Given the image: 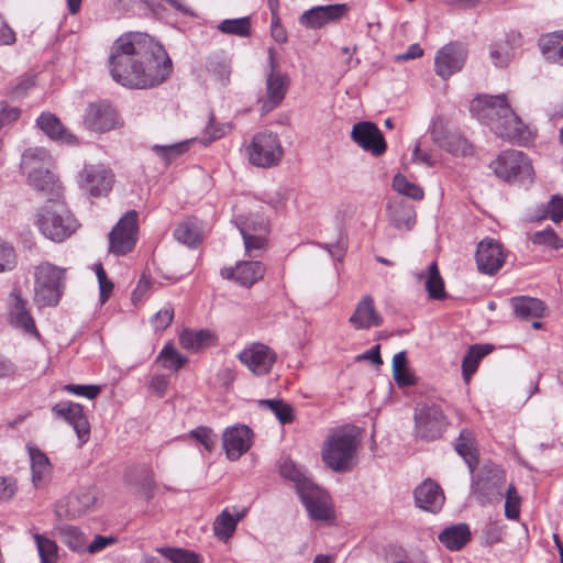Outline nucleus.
<instances>
[{
    "label": "nucleus",
    "instance_id": "nucleus-30",
    "mask_svg": "<svg viewBox=\"0 0 563 563\" xmlns=\"http://www.w3.org/2000/svg\"><path fill=\"white\" fill-rule=\"evenodd\" d=\"M32 482L36 488L47 484L51 478L52 465L48 457L37 448L29 446Z\"/></svg>",
    "mask_w": 563,
    "mask_h": 563
},
{
    "label": "nucleus",
    "instance_id": "nucleus-54",
    "mask_svg": "<svg viewBox=\"0 0 563 563\" xmlns=\"http://www.w3.org/2000/svg\"><path fill=\"white\" fill-rule=\"evenodd\" d=\"M245 255L249 257H261L267 250L268 235H253L251 239L243 238Z\"/></svg>",
    "mask_w": 563,
    "mask_h": 563
},
{
    "label": "nucleus",
    "instance_id": "nucleus-38",
    "mask_svg": "<svg viewBox=\"0 0 563 563\" xmlns=\"http://www.w3.org/2000/svg\"><path fill=\"white\" fill-rule=\"evenodd\" d=\"M53 159L47 150L43 147L27 148L23 152L21 167L29 174L45 167L51 168Z\"/></svg>",
    "mask_w": 563,
    "mask_h": 563
},
{
    "label": "nucleus",
    "instance_id": "nucleus-24",
    "mask_svg": "<svg viewBox=\"0 0 563 563\" xmlns=\"http://www.w3.org/2000/svg\"><path fill=\"white\" fill-rule=\"evenodd\" d=\"M349 322L355 330H368L373 327H380L384 318L377 311L374 298L371 295H365L357 302Z\"/></svg>",
    "mask_w": 563,
    "mask_h": 563
},
{
    "label": "nucleus",
    "instance_id": "nucleus-55",
    "mask_svg": "<svg viewBox=\"0 0 563 563\" xmlns=\"http://www.w3.org/2000/svg\"><path fill=\"white\" fill-rule=\"evenodd\" d=\"M504 496L506 497L505 516L508 519H517L520 512V497L517 495L515 486L509 485V487L504 492Z\"/></svg>",
    "mask_w": 563,
    "mask_h": 563
},
{
    "label": "nucleus",
    "instance_id": "nucleus-50",
    "mask_svg": "<svg viewBox=\"0 0 563 563\" xmlns=\"http://www.w3.org/2000/svg\"><path fill=\"white\" fill-rule=\"evenodd\" d=\"M190 141H183L168 145H154L153 151L156 152L167 164L186 153L189 148Z\"/></svg>",
    "mask_w": 563,
    "mask_h": 563
},
{
    "label": "nucleus",
    "instance_id": "nucleus-58",
    "mask_svg": "<svg viewBox=\"0 0 563 563\" xmlns=\"http://www.w3.org/2000/svg\"><path fill=\"white\" fill-rule=\"evenodd\" d=\"M14 249L8 243L0 241V273L11 271L16 263Z\"/></svg>",
    "mask_w": 563,
    "mask_h": 563
},
{
    "label": "nucleus",
    "instance_id": "nucleus-46",
    "mask_svg": "<svg viewBox=\"0 0 563 563\" xmlns=\"http://www.w3.org/2000/svg\"><path fill=\"white\" fill-rule=\"evenodd\" d=\"M157 361L166 369L178 371L184 364L187 363V357L181 355L173 344H166L159 352Z\"/></svg>",
    "mask_w": 563,
    "mask_h": 563
},
{
    "label": "nucleus",
    "instance_id": "nucleus-32",
    "mask_svg": "<svg viewBox=\"0 0 563 563\" xmlns=\"http://www.w3.org/2000/svg\"><path fill=\"white\" fill-rule=\"evenodd\" d=\"M455 451L463 457L470 472L473 473L478 464V451L472 430L463 429L456 440Z\"/></svg>",
    "mask_w": 563,
    "mask_h": 563
},
{
    "label": "nucleus",
    "instance_id": "nucleus-17",
    "mask_svg": "<svg viewBox=\"0 0 563 563\" xmlns=\"http://www.w3.org/2000/svg\"><path fill=\"white\" fill-rule=\"evenodd\" d=\"M351 139L365 152L380 156L386 152L387 145L383 133L377 125L369 121H361L353 125Z\"/></svg>",
    "mask_w": 563,
    "mask_h": 563
},
{
    "label": "nucleus",
    "instance_id": "nucleus-1",
    "mask_svg": "<svg viewBox=\"0 0 563 563\" xmlns=\"http://www.w3.org/2000/svg\"><path fill=\"white\" fill-rule=\"evenodd\" d=\"M110 74L131 89H148L164 82L172 73V59L164 46L142 32L122 34L111 46Z\"/></svg>",
    "mask_w": 563,
    "mask_h": 563
},
{
    "label": "nucleus",
    "instance_id": "nucleus-41",
    "mask_svg": "<svg viewBox=\"0 0 563 563\" xmlns=\"http://www.w3.org/2000/svg\"><path fill=\"white\" fill-rule=\"evenodd\" d=\"M242 238H249L253 235H269L268 221L258 214H250L249 217L241 220L238 224Z\"/></svg>",
    "mask_w": 563,
    "mask_h": 563
},
{
    "label": "nucleus",
    "instance_id": "nucleus-31",
    "mask_svg": "<svg viewBox=\"0 0 563 563\" xmlns=\"http://www.w3.org/2000/svg\"><path fill=\"white\" fill-rule=\"evenodd\" d=\"M36 125L52 140L63 143H74L76 140L59 119L52 113H42L36 120Z\"/></svg>",
    "mask_w": 563,
    "mask_h": 563
},
{
    "label": "nucleus",
    "instance_id": "nucleus-39",
    "mask_svg": "<svg viewBox=\"0 0 563 563\" xmlns=\"http://www.w3.org/2000/svg\"><path fill=\"white\" fill-rule=\"evenodd\" d=\"M493 351L490 344L472 345L462 361V375L465 383L471 380L472 375L477 371L479 361Z\"/></svg>",
    "mask_w": 563,
    "mask_h": 563
},
{
    "label": "nucleus",
    "instance_id": "nucleus-48",
    "mask_svg": "<svg viewBox=\"0 0 563 563\" xmlns=\"http://www.w3.org/2000/svg\"><path fill=\"white\" fill-rule=\"evenodd\" d=\"M157 552L168 559L172 563H201L200 556L189 550L180 548H158Z\"/></svg>",
    "mask_w": 563,
    "mask_h": 563
},
{
    "label": "nucleus",
    "instance_id": "nucleus-42",
    "mask_svg": "<svg viewBox=\"0 0 563 563\" xmlns=\"http://www.w3.org/2000/svg\"><path fill=\"white\" fill-rule=\"evenodd\" d=\"M424 286L431 299L442 300L446 298L448 295L444 288V280L440 275L437 262H432L429 265Z\"/></svg>",
    "mask_w": 563,
    "mask_h": 563
},
{
    "label": "nucleus",
    "instance_id": "nucleus-13",
    "mask_svg": "<svg viewBox=\"0 0 563 563\" xmlns=\"http://www.w3.org/2000/svg\"><path fill=\"white\" fill-rule=\"evenodd\" d=\"M268 60L271 70L266 78V100L262 104L263 113L269 112L280 104L289 87V77L277 68L273 48L268 52Z\"/></svg>",
    "mask_w": 563,
    "mask_h": 563
},
{
    "label": "nucleus",
    "instance_id": "nucleus-4",
    "mask_svg": "<svg viewBox=\"0 0 563 563\" xmlns=\"http://www.w3.org/2000/svg\"><path fill=\"white\" fill-rule=\"evenodd\" d=\"M67 269L43 261L34 267V297L38 307L57 306L66 288Z\"/></svg>",
    "mask_w": 563,
    "mask_h": 563
},
{
    "label": "nucleus",
    "instance_id": "nucleus-18",
    "mask_svg": "<svg viewBox=\"0 0 563 563\" xmlns=\"http://www.w3.org/2000/svg\"><path fill=\"white\" fill-rule=\"evenodd\" d=\"M27 178L33 189L45 198V203L65 199L64 186L51 168L45 167L44 169L30 172Z\"/></svg>",
    "mask_w": 563,
    "mask_h": 563
},
{
    "label": "nucleus",
    "instance_id": "nucleus-34",
    "mask_svg": "<svg viewBox=\"0 0 563 563\" xmlns=\"http://www.w3.org/2000/svg\"><path fill=\"white\" fill-rule=\"evenodd\" d=\"M390 223L398 230L409 231L416 223L413 206L404 201L388 206Z\"/></svg>",
    "mask_w": 563,
    "mask_h": 563
},
{
    "label": "nucleus",
    "instance_id": "nucleus-36",
    "mask_svg": "<svg viewBox=\"0 0 563 563\" xmlns=\"http://www.w3.org/2000/svg\"><path fill=\"white\" fill-rule=\"evenodd\" d=\"M543 57L553 64L563 66V32L547 34L540 40Z\"/></svg>",
    "mask_w": 563,
    "mask_h": 563
},
{
    "label": "nucleus",
    "instance_id": "nucleus-40",
    "mask_svg": "<svg viewBox=\"0 0 563 563\" xmlns=\"http://www.w3.org/2000/svg\"><path fill=\"white\" fill-rule=\"evenodd\" d=\"M179 341L184 349L199 351L212 343L213 335L208 330H185L180 334Z\"/></svg>",
    "mask_w": 563,
    "mask_h": 563
},
{
    "label": "nucleus",
    "instance_id": "nucleus-64",
    "mask_svg": "<svg viewBox=\"0 0 563 563\" xmlns=\"http://www.w3.org/2000/svg\"><path fill=\"white\" fill-rule=\"evenodd\" d=\"M273 413L282 424L290 423L294 421L292 407L284 400L280 402V406H276L273 409Z\"/></svg>",
    "mask_w": 563,
    "mask_h": 563
},
{
    "label": "nucleus",
    "instance_id": "nucleus-11",
    "mask_svg": "<svg viewBox=\"0 0 563 563\" xmlns=\"http://www.w3.org/2000/svg\"><path fill=\"white\" fill-rule=\"evenodd\" d=\"M431 139L439 147L455 156L466 157L474 153L473 145L457 131L449 130L443 119L433 122Z\"/></svg>",
    "mask_w": 563,
    "mask_h": 563
},
{
    "label": "nucleus",
    "instance_id": "nucleus-57",
    "mask_svg": "<svg viewBox=\"0 0 563 563\" xmlns=\"http://www.w3.org/2000/svg\"><path fill=\"white\" fill-rule=\"evenodd\" d=\"M542 217L550 218L555 223L561 222L563 219V198L553 196L547 203Z\"/></svg>",
    "mask_w": 563,
    "mask_h": 563
},
{
    "label": "nucleus",
    "instance_id": "nucleus-61",
    "mask_svg": "<svg viewBox=\"0 0 563 563\" xmlns=\"http://www.w3.org/2000/svg\"><path fill=\"white\" fill-rule=\"evenodd\" d=\"M16 492V482L10 476H0V501L10 500Z\"/></svg>",
    "mask_w": 563,
    "mask_h": 563
},
{
    "label": "nucleus",
    "instance_id": "nucleus-25",
    "mask_svg": "<svg viewBox=\"0 0 563 563\" xmlns=\"http://www.w3.org/2000/svg\"><path fill=\"white\" fill-rule=\"evenodd\" d=\"M265 266L260 261H243L234 268L221 269V276L227 279H234L241 286L251 287L264 277Z\"/></svg>",
    "mask_w": 563,
    "mask_h": 563
},
{
    "label": "nucleus",
    "instance_id": "nucleus-8",
    "mask_svg": "<svg viewBox=\"0 0 563 563\" xmlns=\"http://www.w3.org/2000/svg\"><path fill=\"white\" fill-rule=\"evenodd\" d=\"M246 153L252 165L271 168L282 161L284 148L277 134L265 131L253 136Z\"/></svg>",
    "mask_w": 563,
    "mask_h": 563
},
{
    "label": "nucleus",
    "instance_id": "nucleus-63",
    "mask_svg": "<svg viewBox=\"0 0 563 563\" xmlns=\"http://www.w3.org/2000/svg\"><path fill=\"white\" fill-rule=\"evenodd\" d=\"M174 318V311L170 308L159 310L153 318V325L156 330H165Z\"/></svg>",
    "mask_w": 563,
    "mask_h": 563
},
{
    "label": "nucleus",
    "instance_id": "nucleus-52",
    "mask_svg": "<svg viewBox=\"0 0 563 563\" xmlns=\"http://www.w3.org/2000/svg\"><path fill=\"white\" fill-rule=\"evenodd\" d=\"M489 55L495 66L505 67L512 58V49L507 41L498 42L490 45Z\"/></svg>",
    "mask_w": 563,
    "mask_h": 563
},
{
    "label": "nucleus",
    "instance_id": "nucleus-43",
    "mask_svg": "<svg viewBox=\"0 0 563 563\" xmlns=\"http://www.w3.org/2000/svg\"><path fill=\"white\" fill-rule=\"evenodd\" d=\"M223 34L247 37L251 35V18L225 19L217 25Z\"/></svg>",
    "mask_w": 563,
    "mask_h": 563
},
{
    "label": "nucleus",
    "instance_id": "nucleus-27",
    "mask_svg": "<svg viewBox=\"0 0 563 563\" xmlns=\"http://www.w3.org/2000/svg\"><path fill=\"white\" fill-rule=\"evenodd\" d=\"M413 497L417 507L432 514L440 511L444 504V495L441 487L430 478L416 487Z\"/></svg>",
    "mask_w": 563,
    "mask_h": 563
},
{
    "label": "nucleus",
    "instance_id": "nucleus-21",
    "mask_svg": "<svg viewBox=\"0 0 563 563\" xmlns=\"http://www.w3.org/2000/svg\"><path fill=\"white\" fill-rule=\"evenodd\" d=\"M53 412L56 417L63 418L77 433L80 445L86 443L90 434V424L87 417L82 412V407L79 404L71 401H64L56 404L53 407Z\"/></svg>",
    "mask_w": 563,
    "mask_h": 563
},
{
    "label": "nucleus",
    "instance_id": "nucleus-5",
    "mask_svg": "<svg viewBox=\"0 0 563 563\" xmlns=\"http://www.w3.org/2000/svg\"><path fill=\"white\" fill-rule=\"evenodd\" d=\"M36 224L42 234L54 242L65 241L78 228V222L68 209L65 199L44 203L37 213Z\"/></svg>",
    "mask_w": 563,
    "mask_h": 563
},
{
    "label": "nucleus",
    "instance_id": "nucleus-47",
    "mask_svg": "<svg viewBox=\"0 0 563 563\" xmlns=\"http://www.w3.org/2000/svg\"><path fill=\"white\" fill-rule=\"evenodd\" d=\"M62 542L73 551H82L86 547V539L81 531L74 526H63L59 528Z\"/></svg>",
    "mask_w": 563,
    "mask_h": 563
},
{
    "label": "nucleus",
    "instance_id": "nucleus-23",
    "mask_svg": "<svg viewBox=\"0 0 563 563\" xmlns=\"http://www.w3.org/2000/svg\"><path fill=\"white\" fill-rule=\"evenodd\" d=\"M298 496L311 519L327 521L333 518V510L329 505L328 495L316 484L309 486L308 489Z\"/></svg>",
    "mask_w": 563,
    "mask_h": 563
},
{
    "label": "nucleus",
    "instance_id": "nucleus-14",
    "mask_svg": "<svg viewBox=\"0 0 563 563\" xmlns=\"http://www.w3.org/2000/svg\"><path fill=\"white\" fill-rule=\"evenodd\" d=\"M78 178L81 189L93 197H101L111 190L114 175L103 165H86Z\"/></svg>",
    "mask_w": 563,
    "mask_h": 563
},
{
    "label": "nucleus",
    "instance_id": "nucleus-51",
    "mask_svg": "<svg viewBox=\"0 0 563 563\" xmlns=\"http://www.w3.org/2000/svg\"><path fill=\"white\" fill-rule=\"evenodd\" d=\"M231 130V124L222 123L217 124L213 112H210L209 122L203 131V135L201 137V143L208 145L214 142L218 139L224 136Z\"/></svg>",
    "mask_w": 563,
    "mask_h": 563
},
{
    "label": "nucleus",
    "instance_id": "nucleus-29",
    "mask_svg": "<svg viewBox=\"0 0 563 563\" xmlns=\"http://www.w3.org/2000/svg\"><path fill=\"white\" fill-rule=\"evenodd\" d=\"M96 500V495L91 488H79L70 494L66 500L67 517L74 519L87 514L91 510Z\"/></svg>",
    "mask_w": 563,
    "mask_h": 563
},
{
    "label": "nucleus",
    "instance_id": "nucleus-12",
    "mask_svg": "<svg viewBox=\"0 0 563 563\" xmlns=\"http://www.w3.org/2000/svg\"><path fill=\"white\" fill-rule=\"evenodd\" d=\"M467 58V48L459 42H452L441 47L434 58L435 74L448 79L460 71Z\"/></svg>",
    "mask_w": 563,
    "mask_h": 563
},
{
    "label": "nucleus",
    "instance_id": "nucleus-10",
    "mask_svg": "<svg viewBox=\"0 0 563 563\" xmlns=\"http://www.w3.org/2000/svg\"><path fill=\"white\" fill-rule=\"evenodd\" d=\"M137 212L129 210L109 234V251L115 255L130 253L136 243Z\"/></svg>",
    "mask_w": 563,
    "mask_h": 563
},
{
    "label": "nucleus",
    "instance_id": "nucleus-33",
    "mask_svg": "<svg viewBox=\"0 0 563 563\" xmlns=\"http://www.w3.org/2000/svg\"><path fill=\"white\" fill-rule=\"evenodd\" d=\"M278 470L282 477L294 483L298 495L302 494L309 486L314 484L306 475V472L288 457L279 462Z\"/></svg>",
    "mask_w": 563,
    "mask_h": 563
},
{
    "label": "nucleus",
    "instance_id": "nucleus-35",
    "mask_svg": "<svg viewBox=\"0 0 563 563\" xmlns=\"http://www.w3.org/2000/svg\"><path fill=\"white\" fill-rule=\"evenodd\" d=\"M175 239L188 247H196L202 241L200 222L196 218L184 220L174 231Z\"/></svg>",
    "mask_w": 563,
    "mask_h": 563
},
{
    "label": "nucleus",
    "instance_id": "nucleus-26",
    "mask_svg": "<svg viewBox=\"0 0 563 563\" xmlns=\"http://www.w3.org/2000/svg\"><path fill=\"white\" fill-rule=\"evenodd\" d=\"M252 434V430L244 424L224 431L223 448L229 460H239L251 448Z\"/></svg>",
    "mask_w": 563,
    "mask_h": 563
},
{
    "label": "nucleus",
    "instance_id": "nucleus-60",
    "mask_svg": "<svg viewBox=\"0 0 563 563\" xmlns=\"http://www.w3.org/2000/svg\"><path fill=\"white\" fill-rule=\"evenodd\" d=\"M21 114L18 107H11L5 101L0 102V128L16 121Z\"/></svg>",
    "mask_w": 563,
    "mask_h": 563
},
{
    "label": "nucleus",
    "instance_id": "nucleus-49",
    "mask_svg": "<svg viewBox=\"0 0 563 563\" xmlns=\"http://www.w3.org/2000/svg\"><path fill=\"white\" fill-rule=\"evenodd\" d=\"M394 189L402 196H407L415 200H421L424 196L420 186L409 181L405 176L398 174L393 180Z\"/></svg>",
    "mask_w": 563,
    "mask_h": 563
},
{
    "label": "nucleus",
    "instance_id": "nucleus-22",
    "mask_svg": "<svg viewBox=\"0 0 563 563\" xmlns=\"http://www.w3.org/2000/svg\"><path fill=\"white\" fill-rule=\"evenodd\" d=\"M84 122L90 131L103 133L117 128L119 118L110 104L92 103L86 110Z\"/></svg>",
    "mask_w": 563,
    "mask_h": 563
},
{
    "label": "nucleus",
    "instance_id": "nucleus-62",
    "mask_svg": "<svg viewBox=\"0 0 563 563\" xmlns=\"http://www.w3.org/2000/svg\"><path fill=\"white\" fill-rule=\"evenodd\" d=\"M98 278L100 301L104 303L113 290V283L108 278L104 269H100Z\"/></svg>",
    "mask_w": 563,
    "mask_h": 563
},
{
    "label": "nucleus",
    "instance_id": "nucleus-15",
    "mask_svg": "<svg viewBox=\"0 0 563 563\" xmlns=\"http://www.w3.org/2000/svg\"><path fill=\"white\" fill-rule=\"evenodd\" d=\"M238 357L253 374L262 376L271 372L277 355L269 346L253 343L243 349Z\"/></svg>",
    "mask_w": 563,
    "mask_h": 563
},
{
    "label": "nucleus",
    "instance_id": "nucleus-44",
    "mask_svg": "<svg viewBox=\"0 0 563 563\" xmlns=\"http://www.w3.org/2000/svg\"><path fill=\"white\" fill-rule=\"evenodd\" d=\"M243 515H239L236 518H234L228 509H224L214 520L213 522V531L214 534L223 540L230 539L235 529L239 520L242 518Z\"/></svg>",
    "mask_w": 563,
    "mask_h": 563
},
{
    "label": "nucleus",
    "instance_id": "nucleus-2",
    "mask_svg": "<svg viewBox=\"0 0 563 563\" xmlns=\"http://www.w3.org/2000/svg\"><path fill=\"white\" fill-rule=\"evenodd\" d=\"M470 110L500 139L518 144L530 139L528 126L511 109L505 95L478 96L473 99Z\"/></svg>",
    "mask_w": 563,
    "mask_h": 563
},
{
    "label": "nucleus",
    "instance_id": "nucleus-45",
    "mask_svg": "<svg viewBox=\"0 0 563 563\" xmlns=\"http://www.w3.org/2000/svg\"><path fill=\"white\" fill-rule=\"evenodd\" d=\"M33 539L41 563H56L58 560V545L56 542L41 533H34Z\"/></svg>",
    "mask_w": 563,
    "mask_h": 563
},
{
    "label": "nucleus",
    "instance_id": "nucleus-20",
    "mask_svg": "<svg viewBox=\"0 0 563 563\" xmlns=\"http://www.w3.org/2000/svg\"><path fill=\"white\" fill-rule=\"evenodd\" d=\"M8 319L11 325L20 329L25 334L40 339L35 321L27 308V301L22 298L21 294L13 290L9 297Z\"/></svg>",
    "mask_w": 563,
    "mask_h": 563
},
{
    "label": "nucleus",
    "instance_id": "nucleus-56",
    "mask_svg": "<svg viewBox=\"0 0 563 563\" xmlns=\"http://www.w3.org/2000/svg\"><path fill=\"white\" fill-rule=\"evenodd\" d=\"M190 437L200 442L209 452H211L216 445L217 437L208 427H198L191 430Z\"/></svg>",
    "mask_w": 563,
    "mask_h": 563
},
{
    "label": "nucleus",
    "instance_id": "nucleus-9",
    "mask_svg": "<svg viewBox=\"0 0 563 563\" xmlns=\"http://www.w3.org/2000/svg\"><path fill=\"white\" fill-rule=\"evenodd\" d=\"M448 427V418L435 404H418L415 408V435L424 441L439 439Z\"/></svg>",
    "mask_w": 563,
    "mask_h": 563
},
{
    "label": "nucleus",
    "instance_id": "nucleus-28",
    "mask_svg": "<svg viewBox=\"0 0 563 563\" xmlns=\"http://www.w3.org/2000/svg\"><path fill=\"white\" fill-rule=\"evenodd\" d=\"M438 539L448 550L460 551L471 541L472 533L467 523H455L443 529Z\"/></svg>",
    "mask_w": 563,
    "mask_h": 563
},
{
    "label": "nucleus",
    "instance_id": "nucleus-6",
    "mask_svg": "<svg viewBox=\"0 0 563 563\" xmlns=\"http://www.w3.org/2000/svg\"><path fill=\"white\" fill-rule=\"evenodd\" d=\"M494 174L510 184L522 187L530 186L534 180V170L529 157L520 151L507 150L490 162Z\"/></svg>",
    "mask_w": 563,
    "mask_h": 563
},
{
    "label": "nucleus",
    "instance_id": "nucleus-37",
    "mask_svg": "<svg viewBox=\"0 0 563 563\" xmlns=\"http://www.w3.org/2000/svg\"><path fill=\"white\" fill-rule=\"evenodd\" d=\"M511 307L516 317L528 320L541 318L545 309L543 301L533 297H515L511 299Z\"/></svg>",
    "mask_w": 563,
    "mask_h": 563
},
{
    "label": "nucleus",
    "instance_id": "nucleus-53",
    "mask_svg": "<svg viewBox=\"0 0 563 563\" xmlns=\"http://www.w3.org/2000/svg\"><path fill=\"white\" fill-rule=\"evenodd\" d=\"M531 241L533 244L545 245L554 250L563 249V239L559 238L552 228L534 232Z\"/></svg>",
    "mask_w": 563,
    "mask_h": 563
},
{
    "label": "nucleus",
    "instance_id": "nucleus-59",
    "mask_svg": "<svg viewBox=\"0 0 563 563\" xmlns=\"http://www.w3.org/2000/svg\"><path fill=\"white\" fill-rule=\"evenodd\" d=\"M65 389L74 395L86 397L88 399H95L101 391V387L99 385L69 384L65 386Z\"/></svg>",
    "mask_w": 563,
    "mask_h": 563
},
{
    "label": "nucleus",
    "instance_id": "nucleus-3",
    "mask_svg": "<svg viewBox=\"0 0 563 563\" xmlns=\"http://www.w3.org/2000/svg\"><path fill=\"white\" fill-rule=\"evenodd\" d=\"M358 445L357 428L344 427L335 430L323 445L322 461L333 472H349L356 465Z\"/></svg>",
    "mask_w": 563,
    "mask_h": 563
},
{
    "label": "nucleus",
    "instance_id": "nucleus-7",
    "mask_svg": "<svg viewBox=\"0 0 563 563\" xmlns=\"http://www.w3.org/2000/svg\"><path fill=\"white\" fill-rule=\"evenodd\" d=\"M505 472L494 463H485L473 481L472 489L481 505L496 504L504 497Z\"/></svg>",
    "mask_w": 563,
    "mask_h": 563
},
{
    "label": "nucleus",
    "instance_id": "nucleus-16",
    "mask_svg": "<svg viewBox=\"0 0 563 563\" xmlns=\"http://www.w3.org/2000/svg\"><path fill=\"white\" fill-rule=\"evenodd\" d=\"M349 11L347 3L317 5L305 11L299 18V23L308 29H321L340 21Z\"/></svg>",
    "mask_w": 563,
    "mask_h": 563
},
{
    "label": "nucleus",
    "instance_id": "nucleus-19",
    "mask_svg": "<svg viewBox=\"0 0 563 563\" xmlns=\"http://www.w3.org/2000/svg\"><path fill=\"white\" fill-rule=\"evenodd\" d=\"M505 257L501 244L489 238L479 242L475 254L478 271L486 275L497 273L504 265Z\"/></svg>",
    "mask_w": 563,
    "mask_h": 563
}]
</instances>
